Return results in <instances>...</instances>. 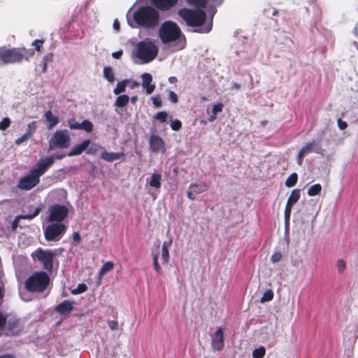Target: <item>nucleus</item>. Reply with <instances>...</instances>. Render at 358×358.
I'll use <instances>...</instances> for the list:
<instances>
[{"label":"nucleus","instance_id":"nucleus-30","mask_svg":"<svg viewBox=\"0 0 358 358\" xmlns=\"http://www.w3.org/2000/svg\"><path fill=\"white\" fill-rule=\"evenodd\" d=\"M103 76L110 83L115 82V75L113 69L110 66H106L103 69Z\"/></svg>","mask_w":358,"mask_h":358},{"label":"nucleus","instance_id":"nucleus-62","mask_svg":"<svg viewBox=\"0 0 358 358\" xmlns=\"http://www.w3.org/2000/svg\"><path fill=\"white\" fill-rule=\"evenodd\" d=\"M306 155H301V150L299 151V154H298V164L299 165H301L302 163H303V157H305Z\"/></svg>","mask_w":358,"mask_h":358},{"label":"nucleus","instance_id":"nucleus-27","mask_svg":"<svg viewBox=\"0 0 358 358\" xmlns=\"http://www.w3.org/2000/svg\"><path fill=\"white\" fill-rule=\"evenodd\" d=\"M187 2L194 8L204 10L206 8L208 0H187Z\"/></svg>","mask_w":358,"mask_h":358},{"label":"nucleus","instance_id":"nucleus-21","mask_svg":"<svg viewBox=\"0 0 358 358\" xmlns=\"http://www.w3.org/2000/svg\"><path fill=\"white\" fill-rule=\"evenodd\" d=\"M101 157L102 159H103L108 162H112L115 160L124 158L125 155L122 152H107L105 150V151L102 152V153L101 155Z\"/></svg>","mask_w":358,"mask_h":358},{"label":"nucleus","instance_id":"nucleus-35","mask_svg":"<svg viewBox=\"0 0 358 358\" xmlns=\"http://www.w3.org/2000/svg\"><path fill=\"white\" fill-rule=\"evenodd\" d=\"M162 257L163 264H167L169 262V251L167 248L166 243H164L162 248Z\"/></svg>","mask_w":358,"mask_h":358},{"label":"nucleus","instance_id":"nucleus-6","mask_svg":"<svg viewBox=\"0 0 358 358\" xmlns=\"http://www.w3.org/2000/svg\"><path fill=\"white\" fill-rule=\"evenodd\" d=\"M158 54V48L151 41H142L137 45L136 57L143 64L152 62Z\"/></svg>","mask_w":358,"mask_h":358},{"label":"nucleus","instance_id":"nucleus-42","mask_svg":"<svg viewBox=\"0 0 358 358\" xmlns=\"http://www.w3.org/2000/svg\"><path fill=\"white\" fill-rule=\"evenodd\" d=\"M87 289V286L85 283H79L76 289L72 291V294H78L85 292Z\"/></svg>","mask_w":358,"mask_h":358},{"label":"nucleus","instance_id":"nucleus-17","mask_svg":"<svg viewBox=\"0 0 358 358\" xmlns=\"http://www.w3.org/2000/svg\"><path fill=\"white\" fill-rule=\"evenodd\" d=\"M224 346L223 330L218 328L212 338V347L215 350H220Z\"/></svg>","mask_w":358,"mask_h":358},{"label":"nucleus","instance_id":"nucleus-28","mask_svg":"<svg viewBox=\"0 0 358 358\" xmlns=\"http://www.w3.org/2000/svg\"><path fill=\"white\" fill-rule=\"evenodd\" d=\"M129 101V97L127 94L120 95L116 98L115 106L118 108L126 106Z\"/></svg>","mask_w":358,"mask_h":358},{"label":"nucleus","instance_id":"nucleus-40","mask_svg":"<svg viewBox=\"0 0 358 358\" xmlns=\"http://www.w3.org/2000/svg\"><path fill=\"white\" fill-rule=\"evenodd\" d=\"M44 43H45L44 39L34 40L31 43V45L34 47V49H33L34 51L35 52V50H36L37 52H41Z\"/></svg>","mask_w":358,"mask_h":358},{"label":"nucleus","instance_id":"nucleus-54","mask_svg":"<svg viewBox=\"0 0 358 358\" xmlns=\"http://www.w3.org/2000/svg\"><path fill=\"white\" fill-rule=\"evenodd\" d=\"M291 212H292V208L285 206L284 214H285V219L286 221L289 220L290 216H291Z\"/></svg>","mask_w":358,"mask_h":358},{"label":"nucleus","instance_id":"nucleus-11","mask_svg":"<svg viewBox=\"0 0 358 358\" xmlns=\"http://www.w3.org/2000/svg\"><path fill=\"white\" fill-rule=\"evenodd\" d=\"M39 182L40 178L30 171L29 173L19 180L17 187L20 189L28 191L36 187Z\"/></svg>","mask_w":358,"mask_h":358},{"label":"nucleus","instance_id":"nucleus-49","mask_svg":"<svg viewBox=\"0 0 358 358\" xmlns=\"http://www.w3.org/2000/svg\"><path fill=\"white\" fill-rule=\"evenodd\" d=\"M169 99L173 103H176L178 102V97L177 94L173 92L169 91L168 93Z\"/></svg>","mask_w":358,"mask_h":358},{"label":"nucleus","instance_id":"nucleus-23","mask_svg":"<svg viewBox=\"0 0 358 358\" xmlns=\"http://www.w3.org/2000/svg\"><path fill=\"white\" fill-rule=\"evenodd\" d=\"M301 196V191L299 189H294L292 191L290 195L288 197L286 206L292 208L293 205L295 204Z\"/></svg>","mask_w":358,"mask_h":358},{"label":"nucleus","instance_id":"nucleus-53","mask_svg":"<svg viewBox=\"0 0 358 358\" xmlns=\"http://www.w3.org/2000/svg\"><path fill=\"white\" fill-rule=\"evenodd\" d=\"M108 325L112 330H116L118 328V322L117 320H108Z\"/></svg>","mask_w":358,"mask_h":358},{"label":"nucleus","instance_id":"nucleus-31","mask_svg":"<svg viewBox=\"0 0 358 358\" xmlns=\"http://www.w3.org/2000/svg\"><path fill=\"white\" fill-rule=\"evenodd\" d=\"M114 268V263L113 262H106L100 268L99 275L102 278L106 273L112 271Z\"/></svg>","mask_w":358,"mask_h":358},{"label":"nucleus","instance_id":"nucleus-16","mask_svg":"<svg viewBox=\"0 0 358 358\" xmlns=\"http://www.w3.org/2000/svg\"><path fill=\"white\" fill-rule=\"evenodd\" d=\"M74 302L70 300H64L55 307L54 310L62 316L70 314L73 309Z\"/></svg>","mask_w":358,"mask_h":358},{"label":"nucleus","instance_id":"nucleus-32","mask_svg":"<svg viewBox=\"0 0 358 358\" xmlns=\"http://www.w3.org/2000/svg\"><path fill=\"white\" fill-rule=\"evenodd\" d=\"M224 105L222 103L215 104L212 109L213 115L208 118L209 122H213L217 118V114L221 112L223 109Z\"/></svg>","mask_w":358,"mask_h":358},{"label":"nucleus","instance_id":"nucleus-20","mask_svg":"<svg viewBox=\"0 0 358 358\" xmlns=\"http://www.w3.org/2000/svg\"><path fill=\"white\" fill-rule=\"evenodd\" d=\"M178 0H152L155 8L161 10H168L173 8Z\"/></svg>","mask_w":358,"mask_h":358},{"label":"nucleus","instance_id":"nucleus-58","mask_svg":"<svg viewBox=\"0 0 358 358\" xmlns=\"http://www.w3.org/2000/svg\"><path fill=\"white\" fill-rule=\"evenodd\" d=\"M123 55V50H120L118 51H116V52H113L112 53V57L115 59H120L122 55Z\"/></svg>","mask_w":358,"mask_h":358},{"label":"nucleus","instance_id":"nucleus-25","mask_svg":"<svg viewBox=\"0 0 358 358\" xmlns=\"http://www.w3.org/2000/svg\"><path fill=\"white\" fill-rule=\"evenodd\" d=\"M162 175L160 173H154L150 178L149 185L152 187L157 189L160 188L162 183Z\"/></svg>","mask_w":358,"mask_h":358},{"label":"nucleus","instance_id":"nucleus-48","mask_svg":"<svg viewBox=\"0 0 358 358\" xmlns=\"http://www.w3.org/2000/svg\"><path fill=\"white\" fill-rule=\"evenodd\" d=\"M282 259V254L279 252H274L271 257V261L273 262V263H277L278 262H280Z\"/></svg>","mask_w":358,"mask_h":358},{"label":"nucleus","instance_id":"nucleus-38","mask_svg":"<svg viewBox=\"0 0 358 358\" xmlns=\"http://www.w3.org/2000/svg\"><path fill=\"white\" fill-rule=\"evenodd\" d=\"M266 350L263 346L256 348L252 352V357L254 358H263L265 356Z\"/></svg>","mask_w":358,"mask_h":358},{"label":"nucleus","instance_id":"nucleus-10","mask_svg":"<svg viewBox=\"0 0 358 358\" xmlns=\"http://www.w3.org/2000/svg\"><path fill=\"white\" fill-rule=\"evenodd\" d=\"M50 214L48 216V222L53 223H62L67 216L69 210L64 205L55 204L49 208Z\"/></svg>","mask_w":358,"mask_h":358},{"label":"nucleus","instance_id":"nucleus-61","mask_svg":"<svg viewBox=\"0 0 358 358\" xmlns=\"http://www.w3.org/2000/svg\"><path fill=\"white\" fill-rule=\"evenodd\" d=\"M113 28L117 31H119L120 29V24L117 19L114 20Z\"/></svg>","mask_w":358,"mask_h":358},{"label":"nucleus","instance_id":"nucleus-29","mask_svg":"<svg viewBox=\"0 0 358 358\" xmlns=\"http://www.w3.org/2000/svg\"><path fill=\"white\" fill-rule=\"evenodd\" d=\"M129 82V80L127 79L118 82L116 85V87L113 90V93L116 95H118L124 92Z\"/></svg>","mask_w":358,"mask_h":358},{"label":"nucleus","instance_id":"nucleus-47","mask_svg":"<svg viewBox=\"0 0 358 358\" xmlns=\"http://www.w3.org/2000/svg\"><path fill=\"white\" fill-rule=\"evenodd\" d=\"M336 267L338 268V273H343L344 271V270L346 268L345 262L342 259H338L336 262Z\"/></svg>","mask_w":358,"mask_h":358},{"label":"nucleus","instance_id":"nucleus-7","mask_svg":"<svg viewBox=\"0 0 358 358\" xmlns=\"http://www.w3.org/2000/svg\"><path fill=\"white\" fill-rule=\"evenodd\" d=\"M71 136L67 129L57 130L48 141V150L64 149L70 145Z\"/></svg>","mask_w":358,"mask_h":358},{"label":"nucleus","instance_id":"nucleus-39","mask_svg":"<svg viewBox=\"0 0 358 358\" xmlns=\"http://www.w3.org/2000/svg\"><path fill=\"white\" fill-rule=\"evenodd\" d=\"M37 129V122L36 121H32L29 122L27 125V129L25 132L30 137L35 133Z\"/></svg>","mask_w":358,"mask_h":358},{"label":"nucleus","instance_id":"nucleus-15","mask_svg":"<svg viewBox=\"0 0 358 358\" xmlns=\"http://www.w3.org/2000/svg\"><path fill=\"white\" fill-rule=\"evenodd\" d=\"M5 327L8 331V334L11 336H18L22 331L20 326V320L15 317H12L9 320L6 319Z\"/></svg>","mask_w":358,"mask_h":358},{"label":"nucleus","instance_id":"nucleus-13","mask_svg":"<svg viewBox=\"0 0 358 358\" xmlns=\"http://www.w3.org/2000/svg\"><path fill=\"white\" fill-rule=\"evenodd\" d=\"M149 148L152 152L155 153L160 151L162 152L166 151L164 141L162 138L156 134H152L150 136L149 139Z\"/></svg>","mask_w":358,"mask_h":358},{"label":"nucleus","instance_id":"nucleus-5","mask_svg":"<svg viewBox=\"0 0 358 358\" xmlns=\"http://www.w3.org/2000/svg\"><path fill=\"white\" fill-rule=\"evenodd\" d=\"M182 36V31L178 24L171 20L164 22L159 29V37L164 44L174 42Z\"/></svg>","mask_w":358,"mask_h":358},{"label":"nucleus","instance_id":"nucleus-14","mask_svg":"<svg viewBox=\"0 0 358 358\" xmlns=\"http://www.w3.org/2000/svg\"><path fill=\"white\" fill-rule=\"evenodd\" d=\"M311 152H315L317 154H323L324 149L321 146L320 142L315 141L307 143L301 149V155H306Z\"/></svg>","mask_w":358,"mask_h":358},{"label":"nucleus","instance_id":"nucleus-1","mask_svg":"<svg viewBox=\"0 0 358 358\" xmlns=\"http://www.w3.org/2000/svg\"><path fill=\"white\" fill-rule=\"evenodd\" d=\"M178 15L188 27L196 28L195 32L207 34L212 30L213 18L206 22L207 14L203 9L182 8L178 10Z\"/></svg>","mask_w":358,"mask_h":358},{"label":"nucleus","instance_id":"nucleus-26","mask_svg":"<svg viewBox=\"0 0 358 358\" xmlns=\"http://www.w3.org/2000/svg\"><path fill=\"white\" fill-rule=\"evenodd\" d=\"M43 208H44V206L43 204H41L35 208V210H34V212L32 213L26 214V215H17V217L20 218V220H22V219L29 220H32L33 218L36 217V216H38L39 215V213L41 212V210L43 209Z\"/></svg>","mask_w":358,"mask_h":358},{"label":"nucleus","instance_id":"nucleus-43","mask_svg":"<svg viewBox=\"0 0 358 358\" xmlns=\"http://www.w3.org/2000/svg\"><path fill=\"white\" fill-rule=\"evenodd\" d=\"M11 123L10 119L8 117H4L1 122H0V130L5 131L7 129Z\"/></svg>","mask_w":358,"mask_h":358},{"label":"nucleus","instance_id":"nucleus-46","mask_svg":"<svg viewBox=\"0 0 358 358\" xmlns=\"http://www.w3.org/2000/svg\"><path fill=\"white\" fill-rule=\"evenodd\" d=\"M80 123L78 122L74 118L69 119L68 125L71 129H80Z\"/></svg>","mask_w":358,"mask_h":358},{"label":"nucleus","instance_id":"nucleus-41","mask_svg":"<svg viewBox=\"0 0 358 358\" xmlns=\"http://www.w3.org/2000/svg\"><path fill=\"white\" fill-rule=\"evenodd\" d=\"M152 256L154 268L156 271V272H157L159 274H162L163 271L158 262V254L152 253Z\"/></svg>","mask_w":358,"mask_h":358},{"label":"nucleus","instance_id":"nucleus-57","mask_svg":"<svg viewBox=\"0 0 358 358\" xmlns=\"http://www.w3.org/2000/svg\"><path fill=\"white\" fill-rule=\"evenodd\" d=\"M52 59H53V54L52 53H48V54L45 55L43 57L42 62H48V63L49 62H52Z\"/></svg>","mask_w":358,"mask_h":358},{"label":"nucleus","instance_id":"nucleus-33","mask_svg":"<svg viewBox=\"0 0 358 358\" xmlns=\"http://www.w3.org/2000/svg\"><path fill=\"white\" fill-rule=\"evenodd\" d=\"M94 125L92 122L88 120H84L80 124V129L84 130L87 133L93 131Z\"/></svg>","mask_w":358,"mask_h":358},{"label":"nucleus","instance_id":"nucleus-52","mask_svg":"<svg viewBox=\"0 0 358 358\" xmlns=\"http://www.w3.org/2000/svg\"><path fill=\"white\" fill-rule=\"evenodd\" d=\"M6 324V317L3 315V313L0 312V330H2L5 328Z\"/></svg>","mask_w":358,"mask_h":358},{"label":"nucleus","instance_id":"nucleus-63","mask_svg":"<svg viewBox=\"0 0 358 358\" xmlns=\"http://www.w3.org/2000/svg\"><path fill=\"white\" fill-rule=\"evenodd\" d=\"M66 156H67V153L66 154L62 153V154H59V155H55L53 157H54V159H62L63 158H64Z\"/></svg>","mask_w":358,"mask_h":358},{"label":"nucleus","instance_id":"nucleus-4","mask_svg":"<svg viewBox=\"0 0 358 358\" xmlns=\"http://www.w3.org/2000/svg\"><path fill=\"white\" fill-rule=\"evenodd\" d=\"M50 283V277L45 271H38L29 276L24 282L26 289L30 292H43Z\"/></svg>","mask_w":358,"mask_h":358},{"label":"nucleus","instance_id":"nucleus-12","mask_svg":"<svg viewBox=\"0 0 358 358\" xmlns=\"http://www.w3.org/2000/svg\"><path fill=\"white\" fill-rule=\"evenodd\" d=\"M53 164L54 157L41 158L37 162L35 166L31 171L40 178Z\"/></svg>","mask_w":358,"mask_h":358},{"label":"nucleus","instance_id":"nucleus-37","mask_svg":"<svg viewBox=\"0 0 358 358\" xmlns=\"http://www.w3.org/2000/svg\"><path fill=\"white\" fill-rule=\"evenodd\" d=\"M273 292L272 289H267L265 291L263 294V296H262L260 301L261 303H264L267 301H270L273 299Z\"/></svg>","mask_w":358,"mask_h":358},{"label":"nucleus","instance_id":"nucleus-56","mask_svg":"<svg viewBox=\"0 0 358 358\" xmlns=\"http://www.w3.org/2000/svg\"><path fill=\"white\" fill-rule=\"evenodd\" d=\"M20 220V218H18L17 215L11 224L12 229L13 231L16 230V229L18 227Z\"/></svg>","mask_w":358,"mask_h":358},{"label":"nucleus","instance_id":"nucleus-18","mask_svg":"<svg viewBox=\"0 0 358 358\" xmlns=\"http://www.w3.org/2000/svg\"><path fill=\"white\" fill-rule=\"evenodd\" d=\"M142 78V87L145 89L147 94H151L155 89V85L152 84V76L149 73H144L141 75Z\"/></svg>","mask_w":358,"mask_h":358},{"label":"nucleus","instance_id":"nucleus-64","mask_svg":"<svg viewBox=\"0 0 358 358\" xmlns=\"http://www.w3.org/2000/svg\"><path fill=\"white\" fill-rule=\"evenodd\" d=\"M96 149L94 148L93 147H90L88 148L86 151V153L88 155H92L96 152Z\"/></svg>","mask_w":358,"mask_h":358},{"label":"nucleus","instance_id":"nucleus-44","mask_svg":"<svg viewBox=\"0 0 358 358\" xmlns=\"http://www.w3.org/2000/svg\"><path fill=\"white\" fill-rule=\"evenodd\" d=\"M167 117H168V114L166 111L158 112L155 116V118L156 120H158L161 122H165L167 120Z\"/></svg>","mask_w":358,"mask_h":358},{"label":"nucleus","instance_id":"nucleus-2","mask_svg":"<svg viewBox=\"0 0 358 358\" xmlns=\"http://www.w3.org/2000/svg\"><path fill=\"white\" fill-rule=\"evenodd\" d=\"M159 11L151 6L139 7L133 15V20L137 27L154 29L159 24Z\"/></svg>","mask_w":358,"mask_h":358},{"label":"nucleus","instance_id":"nucleus-3","mask_svg":"<svg viewBox=\"0 0 358 358\" xmlns=\"http://www.w3.org/2000/svg\"><path fill=\"white\" fill-rule=\"evenodd\" d=\"M34 51L25 48H8L0 47L1 64L20 63L23 60L29 61L34 57Z\"/></svg>","mask_w":358,"mask_h":358},{"label":"nucleus","instance_id":"nucleus-45","mask_svg":"<svg viewBox=\"0 0 358 358\" xmlns=\"http://www.w3.org/2000/svg\"><path fill=\"white\" fill-rule=\"evenodd\" d=\"M170 126L172 130L179 131L182 127V122L180 120L176 119L171 122Z\"/></svg>","mask_w":358,"mask_h":358},{"label":"nucleus","instance_id":"nucleus-9","mask_svg":"<svg viewBox=\"0 0 358 358\" xmlns=\"http://www.w3.org/2000/svg\"><path fill=\"white\" fill-rule=\"evenodd\" d=\"M57 255L56 252L52 250H44L42 248H38L32 257L37 259L43 264V268L51 272L53 268V259Z\"/></svg>","mask_w":358,"mask_h":358},{"label":"nucleus","instance_id":"nucleus-51","mask_svg":"<svg viewBox=\"0 0 358 358\" xmlns=\"http://www.w3.org/2000/svg\"><path fill=\"white\" fill-rule=\"evenodd\" d=\"M30 136L27 134L24 133L22 136L17 138L15 140V143L17 145H20L22 143L24 142L25 141L28 140Z\"/></svg>","mask_w":358,"mask_h":358},{"label":"nucleus","instance_id":"nucleus-8","mask_svg":"<svg viewBox=\"0 0 358 358\" xmlns=\"http://www.w3.org/2000/svg\"><path fill=\"white\" fill-rule=\"evenodd\" d=\"M66 230L67 227L64 224L52 222L44 229V236L48 241H58Z\"/></svg>","mask_w":358,"mask_h":358},{"label":"nucleus","instance_id":"nucleus-59","mask_svg":"<svg viewBox=\"0 0 358 358\" xmlns=\"http://www.w3.org/2000/svg\"><path fill=\"white\" fill-rule=\"evenodd\" d=\"M73 239L77 243H79L81 241V237L79 232L76 231L73 234Z\"/></svg>","mask_w":358,"mask_h":358},{"label":"nucleus","instance_id":"nucleus-19","mask_svg":"<svg viewBox=\"0 0 358 358\" xmlns=\"http://www.w3.org/2000/svg\"><path fill=\"white\" fill-rule=\"evenodd\" d=\"M91 143L90 139H85L80 143L76 145L68 153V157L79 155L87 149Z\"/></svg>","mask_w":358,"mask_h":358},{"label":"nucleus","instance_id":"nucleus-36","mask_svg":"<svg viewBox=\"0 0 358 358\" xmlns=\"http://www.w3.org/2000/svg\"><path fill=\"white\" fill-rule=\"evenodd\" d=\"M322 190V186L320 184H315L312 185L308 190V194L309 196H315L320 193Z\"/></svg>","mask_w":358,"mask_h":358},{"label":"nucleus","instance_id":"nucleus-50","mask_svg":"<svg viewBox=\"0 0 358 358\" xmlns=\"http://www.w3.org/2000/svg\"><path fill=\"white\" fill-rule=\"evenodd\" d=\"M152 101L153 105L156 108H159V107L162 106V100H161V98L159 96H152Z\"/></svg>","mask_w":358,"mask_h":358},{"label":"nucleus","instance_id":"nucleus-60","mask_svg":"<svg viewBox=\"0 0 358 358\" xmlns=\"http://www.w3.org/2000/svg\"><path fill=\"white\" fill-rule=\"evenodd\" d=\"M195 194L194 192L190 189L187 192V197L192 201L195 199Z\"/></svg>","mask_w":358,"mask_h":358},{"label":"nucleus","instance_id":"nucleus-24","mask_svg":"<svg viewBox=\"0 0 358 358\" xmlns=\"http://www.w3.org/2000/svg\"><path fill=\"white\" fill-rule=\"evenodd\" d=\"M189 189H192L196 194L206 192L208 189V185L205 182L199 183L190 184Z\"/></svg>","mask_w":358,"mask_h":358},{"label":"nucleus","instance_id":"nucleus-55","mask_svg":"<svg viewBox=\"0 0 358 358\" xmlns=\"http://www.w3.org/2000/svg\"><path fill=\"white\" fill-rule=\"evenodd\" d=\"M338 127L340 129L344 130L348 127V124L345 121H343L341 119H338Z\"/></svg>","mask_w":358,"mask_h":358},{"label":"nucleus","instance_id":"nucleus-22","mask_svg":"<svg viewBox=\"0 0 358 358\" xmlns=\"http://www.w3.org/2000/svg\"><path fill=\"white\" fill-rule=\"evenodd\" d=\"M44 116L48 122L47 127L48 129H52L59 122V117L57 116L54 115L50 110H47L45 113Z\"/></svg>","mask_w":358,"mask_h":358},{"label":"nucleus","instance_id":"nucleus-34","mask_svg":"<svg viewBox=\"0 0 358 358\" xmlns=\"http://www.w3.org/2000/svg\"><path fill=\"white\" fill-rule=\"evenodd\" d=\"M298 180V175L296 173H292L286 180L285 185L287 187H294Z\"/></svg>","mask_w":358,"mask_h":358}]
</instances>
